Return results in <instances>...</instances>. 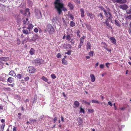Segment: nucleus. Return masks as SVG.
<instances>
[{
  "label": "nucleus",
  "instance_id": "1",
  "mask_svg": "<svg viewBox=\"0 0 131 131\" xmlns=\"http://www.w3.org/2000/svg\"><path fill=\"white\" fill-rule=\"evenodd\" d=\"M54 4L59 14L60 15L61 13L62 10L64 12L67 11L66 8L64 7L62 0H56Z\"/></svg>",
  "mask_w": 131,
  "mask_h": 131
},
{
  "label": "nucleus",
  "instance_id": "2",
  "mask_svg": "<svg viewBox=\"0 0 131 131\" xmlns=\"http://www.w3.org/2000/svg\"><path fill=\"white\" fill-rule=\"evenodd\" d=\"M46 29L49 34H52L54 33V29L51 24L47 25Z\"/></svg>",
  "mask_w": 131,
  "mask_h": 131
},
{
  "label": "nucleus",
  "instance_id": "3",
  "mask_svg": "<svg viewBox=\"0 0 131 131\" xmlns=\"http://www.w3.org/2000/svg\"><path fill=\"white\" fill-rule=\"evenodd\" d=\"M104 15L107 18H108L109 21H111V22L112 23H113L112 20L113 17L111 13L108 12V11H107L106 13H105Z\"/></svg>",
  "mask_w": 131,
  "mask_h": 131
},
{
  "label": "nucleus",
  "instance_id": "4",
  "mask_svg": "<svg viewBox=\"0 0 131 131\" xmlns=\"http://www.w3.org/2000/svg\"><path fill=\"white\" fill-rule=\"evenodd\" d=\"M23 28H26V26L28 24L29 21L27 18H24L23 19Z\"/></svg>",
  "mask_w": 131,
  "mask_h": 131
},
{
  "label": "nucleus",
  "instance_id": "5",
  "mask_svg": "<svg viewBox=\"0 0 131 131\" xmlns=\"http://www.w3.org/2000/svg\"><path fill=\"white\" fill-rule=\"evenodd\" d=\"M36 16L38 18H39L41 17L42 16L41 14L40 11L38 10H36Z\"/></svg>",
  "mask_w": 131,
  "mask_h": 131
},
{
  "label": "nucleus",
  "instance_id": "6",
  "mask_svg": "<svg viewBox=\"0 0 131 131\" xmlns=\"http://www.w3.org/2000/svg\"><path fill=\"white\" fill-rule=\"evenodd\" d=\"M28 71L29 73H33L35 72V69L33 67H30L28 68Z\"/></svg>",
  "mask_w": 131,
  "mask_h": 131
},
{
  "label": "nucleus",
  "instance_id": "7",
  "mask_svg": "<svg viewBox=\"0 0 131 131\" xmlns=\"http://www.w3.org/2000/svg\"><path fill=\"white\" fill-rule=\"evenodd\" d=\"M119 7L120 9H122L124 10H126L128 8L127 6L125 4H123L120 5Z\"/></svg>",
  "mask_w": 131,
  "mask_h": 131
},
{
  "label": "nucleus",
  "instance_id": "8",
  "mask_svg": "<svg viewBox=\"0 0 131 131\" xmlns=\"http://www.w3.org/2000/svg\"><path fill=\"white\" fill-rule=\"evenodd\" d=\"M78 123L79 125L80 126H82V125L83 121L81 117H79L78 118Z\"/></svg>",
  "mask_w": 131,
  "mask_h": 131
},
{
  "label": "nucleus",
  "instance_id": "9",
  "mask_svg": "<svg viewBox=\"0 0 131 131\" xmlns=\"http://www.w3.org/2000/svg\"><path fill=\"white\" fill-rule=\"evenodd\" d=\"M108 38L114 44H115L116 43V39L114 37H109Z\"/></svg>",
  "mask_w": 131,
  "mask_h": 131
},
{
  "label": "nucleus",
  "instance_id": "10",
  "mask_svg": "<svg viewBox=\"0 0 131 131\" xmlns=\"http://www.w3.org/2000/svg\"><path fill=\"white\" fill-rule=\"evenodd\" d=\"M90 77L91 78V81L92 82H94L95 81V77L94 75L92 74H90Z\"/></svg>",
  "mask_w": 131,
  "mask_h": 131
},
{
  "label": "nucleus",
  "instance_id": "11",
  "mask_svg": "<svg viewBox=\"0 0 131 131\" xmlns=\"http://www.w3.org/2000/svg\"><path fill=\"white\" fill-rule=\"evenodd\" d=\"M9 59L8 57H0V60H3L6 61L8 60Z\"/></svg>",
  "mask_w": 131,
  "mask_h": 131
},
{
  "label": "nucleus",
  "instance_id": "12",
  "mask_svg": "<svg viewBox=\"0 0 131 131\" xmlns=\"http://www.w3.org/2000/svg\"><path fill=\"white\" fill-rule=\"evenodd\" d=\"M22 31L24 34L26 35H28L30 33V31H28V30L27 29H23L22 30Z\"/></svg>",
  "mask_w": 131,
  "mask_h": 131
},
{
  "label": "nucleus",
  "instance_id": "13",
  "mask_svg": "<svg viewBox=\"0 0 131 131\" xmlns=\"http://www.w3.org/2000/svg\"><path fill=\"white\" fill-rule=\"evenodd\" d=\"M79 103L77 101H75L74 103V107H79Z\"/></svg>",
  "mask_w": 131,
  "mask_h": 131
},
{
  "label": "nucleus",
  "instance_id": "14",
  "mask_svg": "<svg viewBox=\"0 0 131 131\" xmlns=\"http://www.w3.org/2000/svg\"><path fill=\"white\" fill-rule=\"evenodd\" d=\"M33 28V25L32 24H30L28 26V27L26 28H27L29 30V31H30V30L32 29Z\"/></svg>",
  "mask_w": 131,
  "mask_h": 131
},
{
  "label": "nucleus",
  "instance_id": "15",
  "mask_svg": "<svg viewBox=\"0 0 131 131\" xmlns=\"http://www.w3.org/2000/svg\"><path fill=\"white\" fill-rule=\"evenodd\" d=\"M9 75L13 76H16V74L13 71H10L9 73Z\"/></svg>",
  "mask_w": 131,
  "mask_h": 131
},
{
  "label": "nucleus",
  "instance_id": "16",
  "mask_svg": "<svg viewBox=\"0 0 131 131\" xmlns=\"http://www.w3.org/2000/svg\"><path fill=\"white\" fill-rule=\"evenodd\" d=\"M80 12H81V16L82 17L84 16V12L83 8H81L80 10Z\"/></svg>",
  "mask_w": 131,
  "mask_h": 131
},
{
  "label": "nucleus",
  "instance_id": "17",
  "mask_svg": "<svg viewBox=\"0 0 131 131\" xmlns=\"http://www.w3.org/2000/svg\"><path fill=\"white\" fill-rule=\"evenodd\" d=\"M35 53V50L34 49L31 48L29 51V53L31 55H33Z\"/></svg>",
  "mask_w": 131,
  "mask_h": 131
},
{
  "label": "nucleus",
  "instance_id": "18",
  "mask_svg": "<svg viewBox=\"0 0 131 131\" xmlns=\"http://www.w3.org/2000/svg\"><path fill=\"white\" fill-rule=\"evenodd\" d=\"M86 47V49L88 50L90 49H91V44H90V42H87Z\"/></svg>",
  "mask_w": 131,
  "mask_h": 131
},
{
  "label": "nucleus",
  "instance_id": "19",
  "mask_svg": "<svg viewBox=\"0 0 131 131\" xmlns=\"http://www.w3.org/2000/svg\"><path fill=\"white\" fill-rule=\"evenodd\" d=\"M85 37H86L85 36H83L80 38V43L83 44L84 41V40L85 38Z\"/></svg>",
  "mask_w": 131,
  "mask_h": 131
},
{
  "label": "nucleus",
  "instance_id": "20",
  "mask_svg": "<svg viewBox=\"0 0 131 131\" xmlns=\"http://www.w3.org/2000/svg\"><path fill=\"white\" fill-rule=\"evenodd\" d=\"M68 6L72 10L74 8L73 5L71 3L69 2L68 3Z\"/></svg>",
  "mask_w": 131,
  "mask_h": 131
},
{
  "label": "nucleus",
  "instance_id": "21",
  "mask_svg": "<svg viewBox=\"0 0 131 131\" xmlns=\"http://www.w3.org/2000/svg\"><path fill=\"white\" fill-rule=\"evenodd\" d=\"M36 62L38 63V64H40L43 62V61L42 59H37V60H36Z\"/></svg>",
  "mask_w": 131,
  "mask_h": 131
},
{
  "label": "nucleus",
  "instance_id": "22",
  "mask_svg": "<svg viewBox=\"0 0 131 131\" xmlns=\"http://www.w3.org/2000/svg\"><path fill=\"white\" fill-rule=\"evenodd\" d=\"M115 24L116 26L119 27H120L121 26V24L118 20H115Z\"/></svg>",
  "mask_w": 131,
  "mask_h": 131
},
{
  "label": "nucleus",
  "instance_id": "23",
  "mask_svg": "<svg viewBox=\"0 0 131 131\" xmlns=\"http://www.w3.org/2000/svg\"><path fill=\"white\" fill-rule=\"evenodd\" d=\"M3 90H4V91H11L12 90L10 88H8H8L4 87L3 88Z\"/></svg>",
  "mask_w": 131,
  "mask_h": 131
},
{
  "label": "nucleus",
  "instance_id": "24",
  "mask_svg": "<svg viewBox=\"0 0 131 131\" xmlns=\"http://www.w3.org/2000/svg\"><path fill=\"white\" fill-rule=\"evenodd\" d=\"M81 101L82 103H84V104H87L89 105H90V103L88 102H86V101L84 100H81Z\"/></svg>",
  "mask_w": 131,
  "mask_h": 131
},
{
  "label": "nucleus",
  "instance_id": "25",
  "mask_svg": "<svg viewBox=\"0 0 131 131\" xmlns=\"http://www.w3.org/2000/svg\"><path fill=\"white\" fill-rule=\"evenodd\" d=\"M57 20V17H54L52 19V23H55Z\"/></svg>",
  "mask_w": 131,
  "mask_h": 131
},
{
  "label": "nucleus",
  "instance_id": "26",
  "mask_svg": "<svg viewBox=\"0 0 131 131\" xmlns=\"http://www.w3.org/2000/svg\"><path fill=\"white\" fill-rule=\"evenodd\" d=\"M70 25L71 27H73L75 26V23H74L73 21H70Z\"/></svg>",
  "mask_w": 131,
  "mask_h": 131
},
{
  "label": "nucleus",
  "instance_id": "27",
  "mask_svg": "<svg viewBox=\"0 0 131 131\" xmlns=\"http://www.w3.org/2000/svg\"><path fill=\"white\" fill-rule=\"evenodd\" d=\"M16 77L18 79H20L21 78H24L23 77H22V74H18Z\"/></svg>",
  "mask_w": 131,
  "mask_h": 131
},
{
  "label": "nucleus",
  "instance_id": "28",
  "mask_svg": "<svg viewBox=\"0 0 131 131\" xmlns=\"http://www.w3.org/2000/svg\"><path fill=\"white\" fill-rule=\"evenodd\" d=\"M7 81L11 83L13 81V78L12 77H9L7 79Z\"/></svg>",
  "mask_w": 131,
  "mask_h": 131
},
{
  "label": "nucleus",
  "instance_id": "29",
  "mask_svg": "<svg viewBox=\"0 0 131 131\" xmlns=\"http://www.w3.org/2000/svg\"><path fill=\"white\" fill-rule=\"evenodd\" d=\"M29 120L30 121L31 125L33 123H35L36 121V120L35 119H32L31 118H30L29 119Z\"/></svg>",
  "mask_w": 131,
  "mask_h": 131
},
{
  "label": "nucleus",
  "instance_id": "30",
  "mask_svg": "<svg viewBox=\"0 0 131 131\" xmlns=\"http://www.w3.org/2000/svg\"><path fill=\"white\" fill-rule=\"evenodd\" d=\"M62 63L64 65H67L68 64L67 62L65 59H62Z\"/></svg>",
  "mask_w": 131,
  "mask_h": 131
},
{
  "label": "nucleus",
  "instance_id": "31",
  "mask_svg": "<svg viewBox=\"0 0 131 131\" xmlns=\"http://www.w3.org/2000/svg\"><path fill=\"white\" fill-rule=\"evenodd\" d=\"M99 8L101 10H103L104 11V12L105 13H106V12L107 11H106L105 10L104 8H103V6H99Z\"/></svg>",
  "mask_w": 131,
  "mask_h": 131
},
{
  "label": "nucleus",
  "instance_id": "32",
  "mask_svg": "<svg viewBox=\"0 0 131 131\" xmlns=\"http://www.w3.org/2000/svg\"><path fill=\"white\" fill-rule=\"evenodd\" d=\"M92 103H96L99 104V102L98 101L95 100H93L91 101Z\"/></svg>",
  "mask_w": 131,
  "mask_h": 131
},
{
  "label": "nucleus",
  "instance_id": "33",
  "mask_svg": "<svg viewBox=\"0 0 131 131\" xmlns=\"http://www.w3.org/2000/svg\"><path fill=\"white\" fill-rule=\"evenodd\" d=\"M41 79L43 81L46 82H47L48 81V79L46 78L44 76L42 77Z\"/></svg>",
  "mask_w": 131,
  "mask_h": 131
},
{
  "label": "nucleus",
  "instance_id": "34",
  "mask_svg": "<svg viewBox=\"0 0 131 131\" xmlns=\"http://www.w3.org/2000/svg\"><path fill=\"white\" fill-rule=\"evenodd\" d=\"M69 18H70L72 20H73L74 19V17L73 15L71 14H69L68 16Z\"/></svg>",
  "mask_w": 131,
  "mask_h": 131
},
{
  "label": "nucleus",
  "instance_id": "35",
  "mask_svg": "<svg viewBox=\"0 0 131 131\" xmlns=\"http://www.w3.org/2000/svg\"><path fill=\"white\" fill-rule=\"evenodd\" d=\"M126 13L128 14H131V7L129 9L127 10L126 11Z\"/></svg>",
  "mask_w": 131,
  "mask_h": 131
},
{
  "label": "nucleus",
  "instance_id": "36",
  "mask_svg": "<svg viewBox=\"0 0 131 131\" xmlns=\"http://www.w3.org/2000/svg\"><path fill=\"white\" fill-rule=\"evenodd\" d=\"M71 39V37L69 35H67L66 36V39L68 40L69 41Z\"/></svg>",
  "mask_w": 131,
  "mask_h": 131
},
{
  "label": "nucleus",
  "instance_id": "37",
  "mask_svg": "<svg viewBox=\"0 0 131 131\" xmlns=\"http://www.w3.org/2000/svg\"><path fill=\"white\" fill-rule=\"evenodd\" d=\"M76 3L79 4L80 2V0H72Z\"/></svg>",
  "mask_w": 131,
  "mask_h": 131
},
{
  "label": "nucleus",
  "instance_id": "38",
  "mask_svg": "<svg viewBox=\"0 0 131 131\" xmlns=\"http://www.w3.org/2000/svg\"><path fill=\"white\" fill-rule=\"evenodd\" d=\"M88 111L90 113H92L94 112V110L93 109H89L88 110Z\"/></svg>",
  "mask_w": 131,
  "mask_h": 131
},
{
  "label": "nucleus",
  "instance_id": "39",
  "mask_svg": "<svg viewBox=\"0 0 131 131\" xmlns=\"http://www.w3.org/2000/svg\"><path fill=\"white\" fill-rule=\"evenodd\" d=\"M20 12L23 15L26 14V13L25 11L23 10H20Z\"/></svg>",
  "mask_w": 131,
  "mask_h": 131
},
{
  "label": "nucleus",
  "instance_id": "40",
  "mask_svg": "<svg viewBox=\"0 0 131 131\" xmlns=\"http://www.w3.org/2000/svg\"><path fill=\"white\" fill-rule=\"evenodd\" d=\"M51 78L53 79H54L56 78V76L55 75V74H52L51 75Z\"/></svg>",
  "mask_w": 131,
  "mask_h": 131
},
{
  "label": "nucleus",
  "instance_id": "41",
  "mask_svg": "<svg viewBox=\"0 0 131 131\" xmlns=\"http://www.w3.org/2000/svg\"><path fill=\"white\" fill-rule=\"evenodd\" d=\"M80 112L81 113H84V109L83 108H82L81 107H80Z\"/></svg>",
  "mask_w": 131,
  "mask_h": 131
},
{
  "label": "nucleus",
  "instance_id": "42",
  "mask_svg": "<svg viewBox=\"0 0 131 131\" xmlns=\"http://www.w3.org/2000/svg\"><path fill=\"white\" fill-rule=\"evenodd\" d=\"M106 25L108 27V28H109L110 27L111 28V26L110 25H109V24L108 21L106 23Z\"/></svg>",
  "mask_w": 131,
  "mask_h": 131
},
{
  "label": "nucleus",
  "instance_id": "43",
  "mask_svg": "<svg viewBox=\"0 0 131 131\" xmlns=\"http://www.w3.org/2000/svg\"><path fill=\"white\" fill-rule=\"evenodd\" d=\"M104 65L103 64H101L100 66V69H102L104 68Z\"/></svg>",
  "mask_w": 131,
  "mask_h": 131
},
{
  "label": "nucleus",
  "instance_id": "44",
  "mask_svg": "<svg viewBox=\"0 0 131 131\" xmlns=\"http://www.w3.org/2000/svg\"><path fill=\"white\" fill-rule=\"evenodd\" d=\"M89 16L91 18H93L94 17V15L92 14H89Z\"/></svg>",
  "mask_w": 131,
  "mask_h": 131
},
{
  "label": "nucleus",
  "instance_id": "45",
  "mask_svg": "<svg viewBox=\"0 0 131 131\" xmlns=\"http://www.w3.org/2000/svg\"><path fill=\"white\" fill-rule=\"evenodd\" d=\"M115 2L119 3H121L122 0H114Z\"/></svg>",
  "mask_w": 131,
  "mask_h": 131
},
{
  "label": "nucleus",
  "instance_id": "46",
  "mask_svg": "<svg viewBox=\"0 0 131 131\" xmlns=\"http://www.w3.org/2000/svg\"><path fill=\"white\" fill-rule=\"evenodd\" d=\"M89 54L90 56L92 57L93 56V52L92 51H91L89 53Z\"/></svg>",
  "mask_w": 131,
  "mask_h": 131
},
{
  "label": "nucleus",
  "instance_id": "47",
  "mask_svg": "<svg viewBox=\"0 0 131 131\" xmlns=\"http://www.w3.org/2000/svg\"><path fill=\"white\" fill-rule=\"evenodd\" d=\"M66 46L69 48H71V46L69 44H67Z\"/></svg>",
  "mask_w": 131,
  "mask_h": 131
},
{
  "label": "nucleus",
  "instance_id": "48",
  "mask_svg": "<svg viewBox=\"0 0 131 131\" xmlns=\"http://www.w3.org/2000/svg\"><path fill=\"white\" fill-rule=\"evenodd\" d=\"M61 56V55L60 53H58L56 56L58 58H60V57Z\"/></svg>",
  "mask_w": 131,
  "mask_h": 131
},
{
  "label": "nucleus",
  "instance_id": "49",
  "mask_svg": "<svg viewBox=\"0 0 131 131\" xmlns=\"http://www.w3.org/2000/svg\"><path fill=\"white\" fill-rule=\"evenodd\" d=\"M38 29L37 28H35L34 30V31L35 32H38Z\"/></svg>",
  "mask_w": 131,
  "mask_h": 131
},
{
  "label": "nucleus",
  "instance_id": "50",
  "mask_svg": "<svg viewBox=\"0 0 131 131\" xmlns=\"http://www.w3.org/2000/svg\"><path fill=\"white\" fill-rule=\"evenodd\" d=\"M17 42L18 44L19 45L20 43V41L19 39H18L17 40Z\"/></svg>",
  "mask_w": 131,
  "mask_h": 131
},
{
  "label": "nucleus",
  "instance_id": "51",
  "mask_svg": "<svg viewBox=\"0 0 131 131\" xmlns=\"http://www.w3.org/2000/svg\"><path fill=\"white\" fill-rule=\"evenodd\" d=\"M126 2V0H122L121 3H125Z\"/></svg>",
  "mask_w": 131,
  "mask_h": 131
},
{
  "label": "nucleus",
  "instance_id": "52",
  "mask_svg": "<svg viewBox=\"0 0 131 131\" xmlns=\"http://www.w3.org/2000/svg\"><path fill=\"white\" fill-rule=\"evenodd\" d=\"M5 126V125H3L1 126V129H3L2 131H3V130H4Z\"/></svg>",
  "mask_w": 131,
  "mask_h": 131
},
{
  "label": "nucleus",
  "instance_id": "53",
  "mask_svg": "<svg viewBox=\"0 0 131 131\" xmlns=\"http://www.w3.org/2000/svg\"><path fill=\"white\" fill-rule=\"evenodd\" d=\"M104 48L106 50H107L109 52H110L111 51V49H108L107 48H106L105 47H104Z\"/></svg>",
  "mask_w": 131,
  "mask_h": 131
},
{
  "label": "nucleus",
  "instance_id": "54",
  "mask_svg": "<svg viewBox=\"0 0 131 131\" xmlns=\"http://www.w3.org/2000/svg\"><path fill=\"white\" fill-rule=\"evenodd\" d=\"M4 80V79L2 77L0 76V81H3Z\"/></svg>",
  "mask_w": 131,
  "mask_h": 131
},
{
  "label": "nucleus",
  "instance_id": "55",
  "mask_svg": "<svg viewBox=\"0 0 131 131\" xmlns=\"http://www.w3.org/2000/svg\"><path fill=\"white\" fill-rule=\"evenodd\" d=\"M127 18L129 19H131V15H129L128 16H127L126 17Z\"/></svg>",
  "mask_w": 131,
  "mask_h": 131
},
{
  "label": "nucleus",
  "instance_id": "56",
  "mask_svg": "<svg viewBox=\"0 0 131 131\" xmlns=\"http://www.w3.org/2000/svg\"><path fill=\"white\" fill-rule=\"evenodd\" d=\"M108 104L110 105L111 106H112L113 105L112 103L110 101H109L108 102Z\"/></svg>",
  "mask_w": 131,
  "mask_h": 131
},
{
  "label": "nucleus",
  "instance_id": "57",
  "mask_svg": "<svg viewBox=\"0 0 131 131\" xmlns=\"http://www.w3.org/2000/svg\"><path fill=\"white\" fill-rule=\"evenodd\" d=\"M83 44H81L80 43V44L78 46L79 48H81V46Z\"/></svg>",
  "mask_w": 131,
  "mask_h": 131
},
{
  "label": "nucleus",
  "instance_id": "58",
  "mask_svg": "<svg viewBox=\"0 0 131 131\" xmlns=\"http://www.w3.org/2000/svg\"><path fill=\"white\" fill-rule=\"evenodd\" d=\"M8 85V86H12V87H13L14 86V84H9Z\"/></svg>",
  "mask_w": 131,
  "mask_h": 131
},
{
  "label": "nucleus",
  "instance_id": "59",
  "mask_svg": "<svg viewBox=\"0 0 131 131\" xmlns=\"http://www.w3.org/2000/svg\"><path fill=\"white\" fill-rule=\"evenodd\" d=\"M29 79V77H27L26 78H25L24 79L26 81H27Z\"/></svg>",
  "mask_w": 131,
  "mask_h": 131
},
{
  "label": "nucleus",
  "instance_id": "60",
  "mask_svg": "<svg viewBox=\"0 0 131 131\" xmlns=\"http://www.w3.org/2000/svg\"><path fill=\"white\" fill-rule=\"evenodd\" d=\"M99 16H100L102 18L101 19H102L103 18V15H102V14L101 13H100V14Z\"/></svg>",
  "mask_w": 131,
  "mask_h": 131
},
{
  "label": "nucleus",
  "instance_id": "61",
  "mask_svg": "<svg viewBox=\"0 0 131 131\" xmlns=\"http://www.w3.org/2000/svg\"><path fill=\"white\" fill-rule=\"evenodd\" d=\"M109 64V63H105L106 66L108 68L109 67V66L108 65V64Z\"/></svg>",
  "mask_w": 131,
  "mask_h": 131
},
{
  "label": "nucleus",
  "instance_id": "62",
  "mask_svg": "<svg viewBox=\"0 0 131 131\" xmlns=\"http://www.w3.org/2000/svg\"><path fill=\"white\" fill-rule=\"evenodd\" d=\"M99 64V63L98 62H97L95 65V68H96L97 67Z\"/></svg>",
  "mask_w": 131,
  "mask_h": 131
},
{
  "label": "nucleus",
  "instance_id": "63",
  "mask_svg": "<svg viewBox=\"0 0 131 131\" xmlns=\"http://www.w3.org/2000/svg\"><path fill=\"white\" fill-rule=\"evenodd\" d=\"M54 122H55L57 120V118L56 117H55L53 119Z\"/></svg>",
  "mask_w": 131,
  "mask_h": 131
},
{
  "label": "nucleus",
  "instance_id": "64",
  "mask_svg": "<svg viewBox=\"0 0 131 131\" xmlns=\"http://www.w3.org/2000/svg\"><path fill=\"white\" fill-rule=\"evenodd\" d=\"M13 131H16V127H14L13 128Z\"/></svg>",
  "mask_w": 131,
  "mask_h": 131
}]
</instances>
